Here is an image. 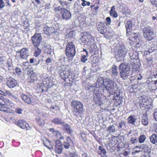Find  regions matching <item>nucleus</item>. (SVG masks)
Listing matches in <instances>:
<instances>
[{
	"instance_id": "obj_1",
	"label": "nucleus",
	"mask_w": 157,
	"mask_h": 157,
	"mask_svg": "<svg viewBox=\"0 0 157 157\" xmlns=\"http://www.w3.org/2000/svg\"><path fill=\"white\" fill-rule=\"evenodd\" d=\"M73 111L77 116L82 115L83 112V107L82 104L80 101L76 100L72 101L71 104Z\"/></svg>"
},
{
	"instance_id": "obj_2",
	"label": "nucleus",
	"mask_w": 157,
	"mask_h": 157,
	"mask_svg": "<svg viewBox=\"0 0 157 157\" xmlns=\"http://www.w3.org/2000/svg\"><path fill=\"white\" fill-rule=\"evenodd\" d=\"M120 77L124 79L127 78L130 72V66L128 64L121 63L119 66Z\"/></svg>"
},
{
	"instance_id": "obj_3",
	"label": "nucleus",
	"mask_w": 157,
	"mask_h": 157,
	"mask_svg": "<svg viewBox=\"0 0 157 157\" xmlns=\"http://www.w3.org/2000/svg\"><path fill=\"white\" fill-rule=\"evenodd\" d=\"M76 53L75 45L72 42H69L66 46L65 50L66 55L70 59H72Z\"/></svg>"
},
{
	"instance_id": "obj_4",
	"label": "nucleus",
	"mask_w": 157,
	"mask_h": 157,
	"mask_svg": "<svg viewBox=\"0 0 157 157\" xmlns=\"http://www.w3.org/2000/svg\"><path fill=\"white\" fill-rule=\"evenodd\" d=\"M57 69L61 78L63 79L67 78L70 75V72L68 66L61 65L58 67Z\"/></svg>"
},
{
	"instance_id": "obj_5",
	"label": "nucleus",
	"mask_w": 157,
	"mask_h": 157,
	"mask_svg": "<svg viewBox=\"0 0 157 157\" xmlns=\"http://www.w3.org/2000/svg\"><path fill=\"white\" fill-rule=\"evenodd\" d=\"M143 32L144 38L147 40H152L155 36V34L152 28L150 26L144 28Z\"/></svg>"
},
{
	"instance_id": "obj_6",
	"label": "nucleus",
	"mask_w": 157,
	"mask_h": 157,
	"mask_svg": "<svg viewBox=\"0 0 157 157\" xmlns=\"http://www.w3.org/2000/svg\"><path fill=\"white\" fill-rule=\"evenodd\" d=\"M118 87L117 84L113 81L109 80V92L110 93V96L113 100H116V97L114 96L116 94L115 92L117 91Z\"/></svg>"
},
{
	"instance_id": "obj_7",
	"label": "nucleus",
	"mask_w": 157,
	"mask_h": 157,
	"mask_svg": "<svg viewBox=\"0 0 157 157\" xmlns=\"http://www.w3.org/2000/svg\"><path fill=\"white\" fill-rule=\"evenodd\" d=\"M81 40L85 44L89 45H92L94 41V39L92 36L89 33H85L84 35L82 36Z\"/></svg>"
},
{
	"instance_id": "obj_8",
	"label": "nucleus",
	"mask_w": 157,
	"mask_h": 157,
	"mask_svg": "<svg viewBox=\"0 0 157 157\" xmlns=\"http://www.w3.org/2000/svg\"><path fill=\"white\" fill-rule=\"evenodd\" d=\"M42 39L40 33H35L34 35L31 37V40L34 47H38Z\"/></svg>"
},
{
	"instance_id": "obj_9",
	"label": "nucleus",
	"mask_w": 157,
	"mask_h": 157,
	"mask_svg": "<svg viewBox=\"0 0 157 157\" xmlns=\"http://www.w3.org/2000/svg\"><path fill=\"white\" fill-rule=\"evenodd\" d=\"M60 13L62 14V17L63 20H68L71 17V13L66 9L63 8L60 10Z\"/></svg>"
},
{
	"instance_id": "obj_10",
	"label": "nucleus",
	"mask_w": 157,
	"mask_h": 157,
	"mask_svg": "<svg viewBox=\"0 0 157 157\" xmlns=\"http://www.w3.org/2000/svg\"><path fill=\"white\" fill-rule=\"evenodd\" d=\"M97 29L98 31L101 34H104L106 36L108 34L107 29L105 27L104 23L100 22L97 25Z\"/></svg>"
},
{
	"instance_id": "obj_11",
	"label": "nucleus",
	"mask_w": 157,
	"mask_h": 157,
	"mask_svg": "<svg viewBox=\"0 0 157 157\" xmlns=\"http://www.w3.org/2000/svg\"><path fill=\"white\" fill-rule=\"evenodd\" d=\"M127 51L124 45H121L120 47L117 52V56L120 59H123L125 56Z\"/></svg>"
},
{
	"instance_id": "obj_12",
	"label": "nucleus",
	"mask_w": 157,
	"mask_h": 157,
	"mask_svg": "<svg viewBox=\"0 0 157 157\" xmlns=\"http://www.w3.org/2000/svg\"><path fill=\"white\" fill-rule=\"evenodd\" d=\"M29 56V51L28 49L24 48L21 49V52L20 57L21 60H26Z\"/></svg>"
},
{
	"instance_id": "obj_13",
	"label": "nucleus",
	"mask_w": 157,
	"mask_h": 157,
	"mask_svg": "<svg viewBox=\"0 0 157 157\" xmlns=\"http://www.w3.org/2000/svg\"><path fill=\"white\" fill-rule=\"evenodd\" d=\"M55 149V151L58 154L61 153L62 151L63 146L59 140H56Z\"/></svg>"
},
{
	"instance_id": "obj_14",
	"label": "nucleus",
	"mask_w": 157,
	"mask_h": 157,
	"mask_svg": "<svg viewBox=\"0 0 157 157\" xmlns=\"http://www.w3.org/2000/svg\"><path fill=\"white\" fill-rule=\"evenodd\" d=\"M17 84V81L13 78H9L7 81L6 84L10 88H13Z\"/></svg>"
},
{
	"instance_id": "obj_15",
	"label": "nucleus",
	"mask_w": 157,
	"mask_h": 157,
	"mask_svg": "<svg viewBox=\"0 0 157 157\" xmlns=\"http://www.w3.org/2000/svg\"><path fill=\"white\" fill-rule=\"evenodd\" d=\"M73 145V142L70 137H67L63 143L64 147L65 149H68L70 146Z\"/></svg>"
},
{
	"instance_id": "obj_16",
	"label": "nucleus",
	"mask_w": 157,
	"mask_h": 157,
	"mask_svg": "<svg viewBox=\"0 0 157 157\" xmlns=\"http://www.w3.org/2000/svg\"><path fill=\"white\" fill-rule=\"evenodd\" d=\"M132 23L131 21H128L125 23V26L127 35H130L132 30Z\"/></svg>"
},
{
	"instance_id": "obj_17",
	"label": "nucleus",
	"mask_w": 157,
	"mask_h": 157,
	"mask_svg": "<svg viewBox=\"0 0 157 157\" xmlns=\"http://www.w3.org/2000/svg\"><path fill=\"white\" fill-rule=\"evenodd\" d=\"M10 103L8 105H0V110L6 113H12L13 111L12 110L8 107Z\"/></svg>"
},
{
	"instance_id": "obj_18",
	"label": "nucleus",
	"mask_w": 157,
	"mask_h": 157,
	"mask_svg": "<svg viewBox=\"0 0 157 157\" xmlns=\"http://www.w3.org/2000/svg\"><path fill=\"white\" fill-rule=\"evenodd\" d=\"M17 124L22 129L27 128V129H28L27 128L28 126V124L24 120H21L18 121L17 122Z\"/></svg>"
},
{
	"instance_id": "obj_19",
	"label": "nucleus",
	"mask_w": 157,
	"mask_h": 157,
	"mask_svg": "<svg viewBox=\"0 0 157 157\" xmlns=\"http://www.w3.org/2000/svg\"><path fill=\"white\" fill-rule=\"evenodd\" d=\"M49 131L52 132L55 136L56 137L60 139L61 140L63 139L64 137L61 136V135L59 132L55 130L53 128H50Z\"/></svg>"
},
{
	"instance_id": "obj_20",
	"label": "nucleus",
	"mask_w": 157,
	"mask_h": 157,
	"mask_svg": "<svg viewBox=\"0 0 157 157\" xmlns=\"http://www.w3.org/2000/svg\"><path fill=\"white\" fill-rule=\"evenodd\" d=\"M42 84L44 85V86L46 87V89H42V92L47 91L48 90V89L47 88L48 87V86H50L49 84V81L48 78H44L42 80Z\"/></svg>"
},
{
	"instance_id": "obj_21",
	"label": "nucleus",
	"mask_w": 157,
	"mask_h": 157,
	"mask_svg": "<svg viewBox=\"0 0 157 157\" xmlns=\"http://www.w3.org/2000/svg\"><path fill=\"white\" fill-rule=\"evenodd\" d=\"M137 119L135 115H131L128 117L127 119L128 123L129 124L135 125V123Z\"/></svg>"
},
{
	"instance_id": "obj_22",
	"label": "nucleus",
	"mask_w": 157,
	"mask_h": 157,
	"mask_svg": "<svg viewBox=\"0 0 157 157\" xmlns=\"http://www.w3.org/2000/svg\"><path fill=\"white\" fill-rule=\"evenodd\" d=\"M54 28L48 27H44V33L47 35H50L54 33Z\"/></svg>"
},
{
	"instance_id": "obj_23",
	"label": "nucleus",
	"mask_w": 157,
	"mask_h": 157,
	"mask_svg": "<svg viewBox=\"0 0 157 157\" xmlns=\"http://www.w3.org/2000/svg\"><path fill=\"white\" fill-rule=\"evenodd\" d=\"M129 54L131 59H137L138 58L137 56L138 54L136 51H133L132 49L130 50Z\"/></svg>"
},
{
	"instance_id": "obj_24",
	"label": "nucleus",
	"mask_w": 157,
	"mask_h": 157,
	"mask_svg": "<svg viewBox=\"0 0 157 157\" xmlns=\"http://www.w3.org/2000/svg\"><path fill=\"white\" fill-rule=\"evenodd\" d=\"M43 50L44 53L48 54H50L52 52L51 46L49 45L44 47L43 48Z\"/></svg>"
},
{
	"instance_id": "obj_25",
	"label": "nucleus",
	"mask_w": 157,
	"mask_h": 157,
	"mask_svg": "<svg viewBox=\"0 0 157 157\" xmlns=\"http://www.w3.org/2000/svg\"><path fill=\"white\" fill-rule=\"evenodd\" d=\"M98 88H96V89H94V99L96 101H97L100 99V94L99 92L98 91Z\"/></svg>"
},
{
	"instance_id": "obj_26",
	"label": "nucleus",
	"mask_w": 157,
	"mask_h": 157,
	"mask_svg": "<svg viewBox=\"0 0 157 157\" xmlns=\"http://www.w3.org/2000/svg\"><path fill=\"white\" fill-rule=\"evenodd\" d=\"M22 99L26 103L30 104L32 102L31 98L26 95L22 94L21 96Z\"/></svg>"
},
{
	"instance_id": "obj_27",
	"label": "nucleus",
	"mask_w": 157,
	"mask_h": 157,
	"mask_svg": "<svg viewBox=\"0 0 157 157\" xmlns=\"http://www.w3.org/2000/svg\"><path fill=\"white\" fill-rule=\"evenodd\" d=\"M43 142L44 146L50 150H51L52 149L53 145L51 144V143L50 141L47 139H45V141L44 140Z\"/></svg>"
},
{
	"instance_id": "obj_28",
	"label": "nucleus",
	"mask_w": 157,
	"mask_h": 157,
	"mask_svg": "<svg viewBox=\"0 0 157 157\" xmlns=\"http://www.w3.org/2000/svg\"><path fill=\"white\" fill-rule=\"evenodd\" d=\"M150 140L151 142L154 144L157 145V137L155 134H153L150 137Z\"/></svg>"
},
{
	"instance_id": "obj_29",
	"label": "nucleus",
	"mask_w": 157,
	"mask_h": 157,
	"mask_svg": "<svg viewBox=\"0 0 157 157\" xmlns=\"http://www.w3.org/2000/svg\"><path fill=\"white\" fill-rule=\"evenodd\" d=\"M10 103V101L7 99L4 98L2 96L0 97V105H8Z\"/></svg>"
},
{
	"instance_id": "obj_30",
	"label": "nucleus",
	"mask_w": 157,
	"mask_h": 157,
	"mask_svg": "<svg viewBox=\"0 0 157 157\" xmlns=\"http://www.w3.org/2000/svg\"><path fill=\"white\" fill-rule=\"evenodd\" d=\"M52 123L56 124H63L62 119L60 118H54L52 120Z\"/></svg>"
},
{
	"instance_id": "obj_31",
	"label": "nucleus",
	"mask_w": 157,
	"mask_h": 157,
	"mask_svg": "<svg viewBox=\"0 0 157 157\" xmlns=\"http://www.w3.org/2000/svg\"><path fill=\"white\" fill-rule=\"evenodd\" d=\"M110 14L111 16L114 18H117V17L118 14L115 10L114 6H113L112 7L110 11Z\"/></svg>"
},
{
	"instance_id": "obj_32",
	"label": "nucleus",
	"mask_w": 157,
	"mask_h": 157,
	"mask_svg": "<svg viewBox=\"0 0 157 157\" xmlns=\"http://www.w3.org/2000/svg\"><path fill=\"white\" fill-rule=\"evenodd\" d=\"M152 58L149 55L147 56L146 58V64L147 66H150L153 63Z\"/></svg>"
},
{
	"instance_id": "obj_33",
	"label": "nucleus",
	"mask_w": 157,
	"mask_h": 157,
	"mask_svg": "<svg viewBox=\"0 0 157 157\" xmlns=\"http://www.w3.org/2000/svg\"><path fill=\"white\" fill-rule=\"evenodd\" d=\"M142 123V124L144 125H146L148 124V117L147 114H144L143 115Z\"/></svg>"
},
{
	"instance_id": "obj_34",
	"label": "nucleus",
	"mask_w": 157,
	"mask_h": 157,
	"mask_svg": "<svg viewBox=\"0 0 157 157\" xmlns=\"http://www.w3.org/2000/svg\"><path fill=\"white\" fill-rule=\"evenodd\" d=\"M62 124H63L62 128L63 129H65L68 132L70 133L72 131L70 126L63 122Z\"/></svg>"
},
{
	"instance_id": "obj_35",
	"label": "nucleus",
	"mask_w": 157,
	"mask_h": 157,
	"mask_svg": "<svg viewBox=\"0 0 157 157\" xmlns=\"http://www.w3.org/2000/svg\"><path fill=\"white\" fill-rule=\"evenodd\" d=\"M34 56L35 57H37L41 53V51L38 47H34Z\"/></svg>"
},
{
	"instance_id": "obj_36",
	"label": "nucleus",
	"mask_w": 157,
	"mask_h": 157,
	"mask_svg": "<svg viewBox=\"0 0 157 157\" xmlns=\"http://www.w3.org/2000/svg\"><path fill=\"white\" fill-rule=\"evenodd\" d=\"M36 74L34 73L28 77V81L29 82H33L36 79Z\"/></svg>"
},
{
	"instance_id": "obj_37",
	"label": "nucleus",
	"mask_w": 157,
	"mask_h": 157,
	"mask_svg": "<svg viewBox=\"0 0 157 157\" xmlns=\"http://www.w3.org/2000/svg\"><path fill=\"white\" fill-rule=\"evenodd\" d=\"M112 72L115 76L117 75L118 74V70L116 66L113 65L112 68Z\"/></svg>"
},
{
	"instance_id": "obj_38",
	"label": "nucleus",
	"mask_w": 157,
	"mask_h": 157,
	"mask_svg": "<svg viewBox=\"0 0 157 157\" xmlns=\"http://www.w3.org/2000/svg\"><path fill=\"white\" fill-rule=\"evenodd\" d=\"M147 151H146L145 152H144L143 155H142L141 157H149L150 156L151 149L149 148H147Z\"/></svg>"
},
{
	"instance_id": "obj_39",
	"label": "nucleus",
	"mask_w": 157,
	"mask_h": 157,
	"mask_svg": "<svg viewBox=\"0 0 157 157\" xmlns=\"http://www.w3.org/2000/svg\"><path fill=\"white\" fill-rule=\"evenodd\" d=\"M146 139V136L144 135H141L139 137V142L140 143H142L144 142Z\"/></svg>"
},
{
	"instance_id": "obj_40",
	"label": "nucleus",
	"mask_w": 157,
	"mask_h": 157,
	"mask_svg": "<svg viewBox=\"0 0 157 157\" xmlns=\"http://www.w3.org/2000/svg\"><path fill=\"white\" fill-rule=\"evenodd\" d=\"M75 33L74 31H70L69 33L66 35V37L68 38H73L75 36Z\"/></svg>"
},
{
	"instance_id": "obj_41",
	"label": "nucleus",
	"mask_w": 157,
	"mask_h": 157,
	"mask_svg": "<svg viewBox=\"0 0 157 157\" xmlns=\"http://www.w3.org/2000/svg\"><path fill=\"white\" fill-rule=\"evenodd\" d=\"M99 150L100 151V152H98V154L100 155L103 154V155H105L106 153V151L105 150L101 147L99 146Z\"/></svg>"
},
{
	"instance_id": "obj_42",
	"label": "nucleus",
	"mask_w": 157,
	"mask_h": 157,
	"mask_svg": "<svg viewBox=\"0 0 157 157\" xmlns=\"http://www.w3.org/2000/svg\"><path fill=\"white\" fill-rule=\"evenodd\" d=\"M6 95L9 96L10 97H12V98H14V99L16 98V96L12 94L10 91L7 90L6 91Z\"/></svg>"
},
{
	"instance_id": "obj_43",
	"label": "nucleus",
	"mask_w": 157,
	"mask_h": 157,
	"mask_svg": "<svg viewBox=\"0 0 157 157\" xmlns=\"http://www.w3.org/2000/svg\"><path fill=\"white\" fill-rule=\"evenodd\" d=\"M82 2L81 5L82 6H89L90 5V3L89 2H87L85 0H82Z\"/></svg>"
},
{
	"instance_id": "obj_44",
	"label": "nucleus",
	"mask_w": 157,
	"mask_h": 157,
	"mask_svg": "<svg viewBox=\"0 0 157 157\" xmlns=\"http://www.w3.org/2000/svg\"><path fill=\"white\" fill-rule=\"evenodd\" d=\"M87 60V56L86 55H83L81 56V61L82 63H85Z\"/></svg>"
},
{
	"instance_id": "obj_45",
	"label": "nucleus",
	"mask_w": 157,
	"mask_h": 157,
	"mask_svg": "<svg viewBox=\"0 0 157 157\" xmlns=\"http://www.w3.org/2000/svg\"><path fill=\"white\" fill-rule=\"evenodd\" d=\"M136 148H143L144 149V152H145L146 151H147V150H148L147 148H149V147H147V146H146L145 147L144 145H142L141 146H136Z\"/></svg>"
},
{
	"instance_id": "obj_46",
	"label": "nucleus",
	"mask_w": 157,
	"mask_h": 157,
	"mask_svg": "<svg viewBox=\"0 0 157 157\" xmlns=\"http://www.w3.org/2000/svg\"><path fill=\"white\" fill-rule=\"evenodd\" d=\"M130 141L132 144H134L136 142H137L138 141L136 137H132L130 139Z\"/></svg>"
},
{
	"instance_id": "obj_47",
	"label": "nucleus",
	"mask_w": 157,
	"mask_h": 157,
	"mask_svg": "<svg viewBox=\"0 0 157 157\" xmlns=\"http://www.w3.org/2000/svg\"><path fill=\"white\" fill-rule=\"evenodd\" d=\"M53 7L55 11H60V10L62 9V8H60V6H57L56 5H53Z\"/></svg>"
},
{
	"instance_id": "obj_48",
	"label": "nucleus",
	"mask_w": 157,
	"mask_h": 157,
	"mask_svg": "<svg viewBox=\"0 0 157 157\" xmlns=\"http://www.w3.org/2000/svg\"><path fill=\"white\" fill-rule=\"evenodd\" d=\"M109 130L110 132H113L115 131V127L114 125L110 126L109 127Z\"/></svg>"
},
{
	"instance_id": "obj_49",
	"label": "nucleus",
	"mask_w": 157,
	"mask_h": 157,
	"mask_svg": "<svg viewBox=\"0 0 157 157\" xmlns=\"http://www.w3.org/2000/svg\"><path fill=\"white\" fill-rule=\"evenodd\" d=\"M15 71L16 73L19 75H20L21 73V70L19 68L16 67L15 69Z\"/></svg>"
},
{
	"instance_id": "obj_50",
	"label": "nucleus",
	"mask_w": 157,
	"mask_h": 157,
	"mask_svg": "<svg viewBox=\"0 0 157 157\" xmlns=\"http://www.w3.org/2000/svg\"><path fill=\"white\" fill-rule=\"evenodd\" d=\"M5 6V3L3 0H0V9H2Z\"/></svg>"
},
{
	"instance_id": "obj_51",
	"label": "nucleus",
	"mask_w": 157,
	"mask_h": 157,
	"mask_svg": "<svg viewBox=\"0 0 157 157\" xmlns=\"http://www.w3.org/2000/svg\"><path fill=\"white\" fill-rule=\"evenodd\" d=\"M59 2L63 6L66 5L68 3L66 1L64 2L61 0L59 1Z\"/></svg>"
},
{
	"instance_id": "obj_52",
	"label": "nucleus",
	"mask_w": 157,
	"mask_h": 157,
	"mask_svg": "<svg viewBox=\"0 0 157 157\" xmlns=\"http://www.w3.org/2000/svg\"><path fill=\"white\" fill-rule=\"evenodd\" d=\"M22 111V109L20 108H17L15 110L16 112L19 114H21Z\"/></svg>"
},
{
	"instance_id": "obj_53",
	"label": "nucleus",
	"mask_w": 157,
	"mask_h": 157,
	"mask_svg": "<svg viewBox=\"0 0 157 157\" xmlns=\"http://www.w3.org/2000/svg\"><path fill=\"white\" fill-rule=\"evenodd\" d=\"M44 123V121L43 120L40 119H38L37 121V123L40 125H41L43 124Z\"/></svg>"
},
{
	"instance_id": "obj_54",
	"label": "nucleus",
	"mask_w": 157,
	"mask_h": 157,
	"mask_svg": "<svg viewBox=\"0 0 157 157\" xmlns=\"http://www.w3.org/2000/svg\"><path fill=\"white\" fill-rule=\"evenodd\" d=\"M150 1L153 5H155L156 6H157V0H150Z\"/></svg>"
},
{
	"instance_id": "obj_55",
	"label": "nucleus",
	"mask_w": 157,
	"mask_h": 157,
	"mask_svg": "<svg viewBox=\"0 0 157 157\" xmlns=\"http://www.w3.org/2000/svg\"><path fill=\"white\" fill-rule=\"evenodd\" d=\"M34 73L32 70H28L27 71V75L29 76H31Z\"/></svg>"
},
{
	"instance_id": "obj_56",
	"label": "nucleus",
	"mask_w": 157,
	"mask_h": 157,
	"mask_svg": "<svg viewBox=\"0 0 157 157\" xmlns=\"http://www.w3.org/2000/svg\"><path fill=\"white\" fill-rule=\"evenodd\" d=\"M154 116L155 120L157 121V109L155 110V112L154 113Z\"/></svg>"
},
{
	"instance_id": "obj_57",
	"label": "nucleus",
	"mask_w": 157,
	"mask_h": 157,
	"mask_svg": "<svg viewBox=\"0 0 157 157\" xmlns=\"http://www.w3.org/2000/svg\"><path fill=\"white\" fill-rule=\"evenodd\" d=\"M52 59H51L50 58H48L46 61V62L47 63H51L52 62Z\"/></svg>"
},
{
	"instance_id": "obj_58",
	"label": "nucleus",
	"mask_w": 157,
	"mask_h": 157,
	"mask_svg": "<svg viewBox=\"0 0 157 157\" xmlns=\"http://www.w3.org/2000/svg\"><path fill=\"white\" fill-rule=\"evenodd\" d=\"M124 124H125L124 122L121 121L119 124L118 127L121 128L122 127L123 125Z\"/></svg>"
},
{
	"instance_id": "obj_59",
	"label": "nucleus",
	"mask_w": 157,
	"mask_h": 157,
	"mask_svg": "<svg viewBox=\"0 0 157 157\" xmlns=\"http://www.w3.org/2000/svg\"><path fill=\"white\" fill-rule=\"evenodd\" d=\"M154 128L155 132L157 133V123L155 124Z\"/></svg>"
},
{
	"instance_id": "obj_60",
	"label": "nucleus",
	"mask_w": 157,
	"mask_h": 157,
	"mask_svg": "<svg viewBox=\"0 0 157 157\" xmlns=\"http://www.w3.org/2000/svg\"><path fill=\"white\" fill-rule=\"evenodd\" d=\"M58 106H57V105H55L54 106H51L50 107V109H54L56 108H58Z\"/></svg>"
},
{
	"instance_id": "obj_61",
	"label": "nucleus",
	"mask_w": 157,
	"mask_h": 157,
	"mask_svg": "<svg viewBox=\"0 0 157 157\" xmlns=\"http://www.w3.org/2000/svg\"><path fill=\"white\" fill-rule=\"evenodd\" d=\"M129 154V152H128V151H125L124 152L123 154L124 156H127Z\"/></svg>"
},
{
	"instance_id": "obj_62",
	"label": "nucleus",
	"mask_w": 157,
	"mask_h": 157,
	"mask_svg": "<svg viewBox=\"0 0 157 157\" xmlns=\"http://www.w3.org/2000/svg\"><path fill=\"white\" fill-rule=\"evenodd\" d=\"M3 57H0V63L2 64L3 63Z\"/></svg>"
},
{
	"instance_id": "obj_63",
	"label": "nucleus",
	"mask_w": 157,
	"mask_h": 157,
	"mask_svg": "<svg viewBox=\"0 0 157 157\" xmlns=\"http://www.w3.org/2000/svg\"><path fill=\"white\" fill-rule=\"evenodd\" d=\"M6 2L7 4V6H8L9 7H10L11 6V5L10 4L9 0H6Z\"/></svg>"
},
{
	"instance_id": "obj_64",
	"label": "nucleus",
	"mask_w": 157,
	"mask_h": 157,
	"mask_svg": "<svg viewBox=\"0 0 157 157\" xmlns=\"http://www.w3.org/2000/svg\"><path fill=\"white\" fill-rule=\"evenodd\" d=\"M21 49L20 50H18L16 52L17 53H19L20 54V55L21 54Z\"/></svg>"
}]
</instances>
